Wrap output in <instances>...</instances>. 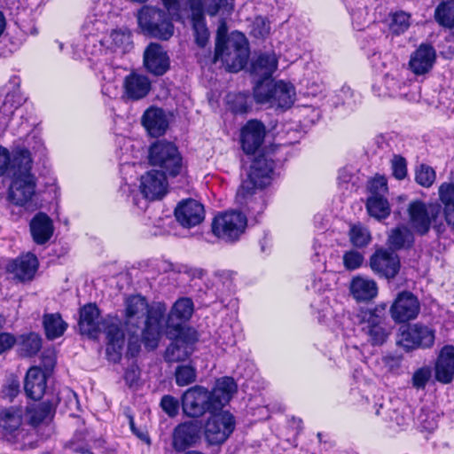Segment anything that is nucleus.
I'll return each mask as SVG.
<instances>
[{"label":"nucleus","mask_w":454,"mask_h":454,"mask_svg":"<svg viewBox=\"0 0 454 454\" xmlns=\"http://www.w3.org/2000/svg\"><path fill=\"white\" fill-rule=\"evenodd\" d=\"M236 391L237 384L231 377L218 379L211 391L196 385L186 389L182 395L183 412L188 418L198 419L206 413L221 411Z\"/></svg>","instance_id":"nucleus-1"},{"label":"nucleus","mask_w":454,"mask_h":454,"mask_svg":"<svg viewBox=\"0 0 454 454\" xmlns=\"http://www.w3.org/2000/svg\"><path fill=\"white\" fill-rule=\"evenodd\" d=\"M165 305L150 306L142 295H133L126 300L125 317L127 325H137L145 317L142 331V340L146 348L155 349L160 342Z\"/></svg>","instance_id":"nucleus-2"},{"label":"nucleus","mask_w":454,"mask_h":454,"mask_svg":"<svg viewBox=\"0 0 454 454\" xmlns=\"http://www.w3.org/2000/svg\"><path fill=\"white\" fill-rule=\"evenodd\" d=\"M164 10L171 13L177 21L186 20L192 23L195 42L204 48L209 38L206 20L203 16L202 0H160Z\"/></svg>","instance_id":"nucleus-3"},{"label":"nucleus","mask_w":454,"mask_h":454,"mask_svg":"<svg viewBox=\"0 0 454 454\" xmlns=\"http://www.w3.org/2000/svg\"><path fill=\"white\" fill-rule=\"evenodd\" d=\"M141 33L151 38L162 41L170 39L175 32V17L158 6L143 5L136 14Z\"/></svg>","instance_id":"nucleus-4"},{"label":"nucleus","mask_w":454,"mask_h":454,"mask_svg":"<svg viewBox=\"0 0 454 454\" xmlns=\"http://www.w3.org/2000/svg\"><path fill=\"white\" fill-rule=\"evenodd\" d=\"M249 51L246 37L238 33L225 39L218 29L213 62L221 60L230 72H239L247 63Z\"/></svg>","instance_id":"nucleus-5"},{"label":"nucleus","mask_w":454,"mask_h":454,"mask_svg":"<svg viewBox=\"0 0 454 454\" xmlns=\"http://www.w3.org/2000/svg\"><path fill=\"white\" fill-rule=\"evenodd\" d=\"M149 162L159 168L158 171L172 177L178 176L183 169L178 148L174 143L166 140H159L150 146Z\"/></svg>","instance_id":"nucleus-6"},{"label":"nucleus","mask_w":454,"mask_h":454,"mask_svg":"<svg viewBox=\"0 0 454 454\" xmlns=\"http://www.w3.org/2000/svg\"><path fill=\"white\" fill-rule=\"evenodd\" d=\"M166 336L171 340L164 353V360L168 364L178 363L186 360L194 351V344L199 340V334L195 329L179 331L171 337L166 329Z\"/></svg>","instance_id":"nucleus-7"},{"label":"nucleus","mask_w":454,"mask_h":454,"mask_svg":"<svg viewBox=\"0 0 454 454\" xmlns=\"http://www.w3.org/2000/svg\"><path fill=\"white\" fill-rule=\"evenodd\" d=\"M409 223L412 229L419 235H426L433 223L442 212V206L438 203L426 204L421 200L411 201L407 208Z\"/></svg>","instance_id":"nucleus-8"},{"label":"nucleus","mask_w":454,"mask_h":454,"mask_svg":"<svg viewBox=\"0 0 454 454\" xmlns=\"http://www.w3.org/2000/svg\"><path fill=\"white\" fill-rule=\"evenodd\" d=\"M247 227V217L239 212H226L215 216L212 223V231L225 242L237 241Z\"/></svg>","instance_id":"nucleus-9"},{"label":"nucleus","mask_w":454,"mask_h":454,"mask_svg":"<svg viewBox=\"0 0 454 454\" xmlns=\"http://www.w3.org/2000/svg\"><path fill=\"white\" fill-rule=\"evenodd\" d=\"M235 428L234 417L227 411L212 413L204 425V436L210 445L223 443Z\"/></svg>","instance_id":"nucleus-10"},{"label":"nucleus","mask_w":454,"mask_h":454,"mask_svg":"<svg viewBox=\"0 0 454 454\" xmlns=\"http://www.w3.org/2000/svg\"><path fill=\"white\" fill-rule=\"evenodd\" d=\"M370 267L380 278L391 280L399 273L401 263L395 251L379 248L370 257Z\"/></svg>","instance_id":"nucleus-11"},{"label":"nucleus","mask_w":454,"mask_h":454,"mask_svg":"<svg viewBox=\"0 0 454 454\" xmlns=\"http://www.w3.org/2000/svg\"><path fill=\"white\" fill-rule=\"evenodd\" d=\"M434 329L417 323L409 325L407 330L403 332L399 343L406 351H410L416 348H430L434 346Z\"/></svg>","instance_id":"nucleus-12"},{"label":"nucleus","mask_w":454,"mask_h":454,"mask_svg":"<svg viewBox=\"0 0 454 454\" xmlns=\"http://www.w3.org/2000/svg\"><path fill=\"white\" fill-rule=\"evenodd\" d=\"M389 312L395 323H406L415 319L420 312V302L416 295L410 291L397 294Z\"/></svg>","instance_id":"nucleus-13"},{"label":"nucleus","mask_w":454,"mask_h":454,"mask_svg":"<svg viewBox=\"0 0 454 454\" xmlns=\"http://www.w3.org/2000/svg\"><path fill=\"white\" fill-rule=\"evenodd\" d=\"M362 332L367 336V340L372 346L383 345L391 333V326L380 316L370 313H360Z\"/></svg>","instance_id":"nucleus-14"},{"label":"nucleus","mask_w":454,"mask_h":454,"mask_svg":"<svg viewBox=\"0 0 454 454\" xmlns=\"http://www.w3.org/2000/svg\"><path fill=\"white\" fill-rule=\"evenodd\" d=\"M193 309L192 299L187 297L180 298L173 304L166 321V329L168 330L171 337L177 334L179 331L192 329L185 323L191 318Z\"/></svg>","instance_id":"nucleus-15"},{"label":"nucleus","mask_w":454,"mask_h":454,"mask_svg":"<svg viewBox=\"0 0 454 454\" xmlns=\"http://www.w3.org/2000/svg\"><path fill=\"white\" fill-rule=\"evenodd\" d=\"M201 424L198 420H188L178 424L172 432V447L183 452L194 446L200 439Z\"/></svg>","instance_id":"nucleus-16"},{"label":"nucleus","mask_w":454,"mask_h":454,"mask_svg":"<svg viewBox=\"0 0 454 454\" xmlns=\"http://www.w3.org/2000/svg\"><path fill=\"white\" fill-rule=\"evenodd\" d=\"M36 179L34 175L12 176L9 188V199L19 206L31 200L35 192Z\"/></svg>","instance_id":"nucleus-17"},{"label":"nucleus","mask_w":454,"mask_h":454,"mask_svg":"<svg viewBox=\"0 0 454 454\" xmlns=\"http://www.w3.org/2000/svg\"><path fill=\"white\" fill-rule=\"evenodd\" d=\"M176 221L184 228L200 224L205 218L202 204L193 199L182 200L175 209Z\"/></svg>","instance_id":"nucleus-18"},{"label":"nucleus","mask_w":454,"mask_h":454,"mask_svg":"<svg viewBox=\"0 0 454 454\" xmlns=\"http://www.w3.org/2000/svg\"><path fill=\"white\" fill-rule=\"evenodd\" d=\"M144 64L148 72L160 76L163 75L170 67L169 57L164 48L151 43L144 52Z\"/></svg>","instance_id":"nucleus-19"},{"label":"nucleus","mask_w":454,"mask_h":454,"mask_svg":"<svg viewBox=\"0 0 454 454\" xmlns=\"http://www.w3.org/2000/svg\"><path fill=\"white\" fill-rule=\"evenodd\" d=\"M167 175L158 170H150L141 176L140 191L145 198L154 200L161 199L167 192Z\"/></svg>","instance_id":"nucleus-20"},{"label":"nucleus","mask_w":454,"mask_h":454,"mask_svg":"<svg viewBox=\"0 0 454 454\" xmlns=\"http://www.w3.org/2000/svg\"><path fill=\"white\" fill-rule=\"evenodd\" d=\"M266 130L262 122L251 120L241 129V146L247 154L254 153L262 145Z\"/></svg>","instance_id":"nucleus-21"},{"label":"nucleus","mask_w":454,"mask_h":454,"mask_svg":"<svg viewBox=\"0 0 454 454\" xmlns=\"http://www.w3.org/2000/svg\"><path fill=\"white\" fill-rule=\"evenodd\" d=\"M435 380L442 384H449L454 378V346H443L434 364Z\"/></svg>","instance_id":"nucleus-22"},{"label":"nucleus","mask_w":454,"mask_h":454,"mask_svg":"<svg viewBox=\"0 0 454 454\" xmlns=\"http://www.w3.org/2000/svg\"><path fill=\"white\" fill-rule=\"evenodd\" d=\"M435 57L434 47L423 43L411 55L409 67L415 74H424L433 67Z\"/></svg>","instance_id":"nucleus-23"},{"label":"nucleus","mask_w":454,"mask_h":454,"mask_svg":"<svg viewBox=\"0 0 454 454\" xmlns=\"http://www.w3.org/2000/svg\"><path fill=\"white\" fill-rule=\"evenodd\" d=\"M101 318L98 308L95 304H87L80 310L79 327L82 334L96 338L101 331Z\"/></svg>","instance_id":"nucleus-24"},{"label":"nucleus","mask_w":454,"mask_h":454,"mask_svg":"<svg viewBox=\"0 0 454 454\" xmlns=\"http://www.w3.org/2000/svg\"><path fill=\"white\" fill-rule=\"evenodd\" d=\"M123 89L125 98L130 100H139L149 93L151 82L147 76L133 72L125 77Z\"/></svg>","instance_id":"nucleus-25"},{"label":"nucleus","mask_w":454,"mask_h":454,"mask_svg":"<svg viewBox=\"0 0 454 454\" xmlns=\"http://www.w3.org/2000/svg\"><path fill=\"white\" fill-rule=\"evenodd\" d=\"M142 123L152 137L162 136L168 126L164 111L157 107L148 108L143 114Z\"/></svg>","instance_id":"nucleus-26"},{"label":"nucleus","mask_w":454,"mask_h":454,"mask_svg":"<svg viewBox=\"0 0 454 454\" xmlns=\"http://www.w3.org/2000/svg\"><path fill=\"white\" fill-rule=\"evenodd\" d=\"M29 227L33 240L38 245L48 242L54 231L51 219L42 212L37 213L32 218Z\"/></svg>","instance_id":"nucleus-27"},{"label":"nucleus","mask_w":454,"mask_h":454,"mask_svg":"<svg viewBox=\"0 0 454 454\" xmlns=\"http://www.w3.org/2000/svg\"><path fill=\"white\" fill-rule=\"evenodd\" d=\"M37 267L38 260L36 256L28 253L12 261L8 265V270L19 280L26 281L33 278Z\"/></svg>","instance_id":"nucleus-28"},{"label":"nucleus","mask_w":454,"mask_h":454,"mask_svg":"<svg viewBox=\"0 0 454 454\" xmlns=\"http://www.w3.org/2000/svg\"><path fill=\"white\" fill-rule=\"evenodd\" d=\"M46 388V375L39 367H31L25 378L24 389L27 397L39 400Z\"/></svg>","instance_id":"nucleus-29"},{"label":"nucleus","mask_w":454,"mask_h":454,"mask_svg":"<svg viewBox=\"0 0 454 454\" xmlns=\"http://www.w3.org/2000/svg\"><path fill=\"white\" fill-rule=\"evenodd\" d=\"M349 290L357 301H370L378 294L377 283L373 279L362 276H356L352 278Z\"/></svg>","instance_id":"nucleus-30"},{"label":"nucleus","mask_w":454,"mask_h":454,"mask_svg":"<svg viewBox=\"0 0 454 454\" xmlns=\"http://www.w3.org/2000/svg\"><path fill=\"white\" fill-rule=\"evenodd\" d=\"M274 161L265 155L256 157L250 167L249 176L254 178L261 188L270 184L274 170Z\"/></svg>","instance_id":"nucleus-31"},{"label":"nucleus","mask_w":454,"mask_h":454,"mask_svg":"<svg viewBox=\"0 0 454 454\" xmlns=\"http://www.w3.org/2000/svg\"><path fill=\"white\" fill-rule=\"evenodd\" d=\"M42 324L45 337L49 340H54L64 335L67 329V323L63 320L59 313H44Z\"/></svg>","instance_id":"nucleus-32"},{"label":"nucleus","mask_w":454,"mask_h":454,"mask_svg":"<svg viewBox=\"0 0 454 454\" xmlns=\"http://www.w3.org/2000/svg\"><path fill=\"white\" fill-rule=\"evenodd\" d=\"M9 167L12 169V176L33 175L32 158L30 152L26 148H16L10 156Z\"/></svg>","instance_id":"nucleus-33"},{"label":"nucleus","mask_w":454,"mask_h":454,"mask_svg":"<svg viewBox=\"0 0 454 454\" xmlns=\"http://www.w3.org/2000/svg\"><path fill=\"white\" fill-rule=\"evenodd\" d=\"M295 99V91L292 84L279 81L276 82L271 106L287 109L292 106Z\"/></svg>","instance_id":"nucleus-34"},{"label":"nucleus","mask_w":454,"mask_h":454,"mask_svg":"<svg viewBox=\"0 0 454 454\" xmlns=\"http://www.w3.org/2000/svg\"><path fill=\"white\" fill-rule=\"evenodd\" d=\"M278 59L274 53H262L252 62V74L262 78H269L277 70Z\"/></svg>","instance_id":"nucleus-35"},{"label":"nucleus","mask_w":454,"mask_h":454,"mask_svg":"<svg viewBox=\"0 0 454 454\" xmlns=\"http://www.w3.org/2000/svg\"><path fill=\"white\" fill-rule=\"evenodd\" d=\"M97 441L88 429L77 430L72 439L66 444V447L72 451L81 454H91V442Z\"/></svg>","instance_id":"nucleus-36"},{"label":"nucleus","mask_w":454,"mask_h":454,"mask_svg":"<svg viewBox=\"0 0 454 454\" xmlns=\"http://www.w3.org/2000/svg\"><path fill=\"white\" fill-rule=\"evenodd\" d=\"M434 18L439 26L449 29L454 28V3L442 1L434 10Z\"/></svg>","instance_id":"nucleus-37"},{"label":"nucleus","mask_w":454,"mask_h":454,"mask_svg":"<svg viewBox=\"0 0 454 454\" xmlns=\"http://www.w3.org/2000/svg\"><path fill=\"white\" fill-rule=\"evenodd\" d=\"M413 241L412 233L405 226L393 229L387 238V244L390 247L389 249L392 248L394 250H400L405 247H410Z\"/></svg>","instance_id":"nucleus-38"},{"label":"nucleus","mask_w":454,"mask_h":454,"mask_svg":"<svg viewBox=\"0 0 454 454\" xmlns=\"http://www.w3.org/2000/svg\"><path fill=\"white\" fill-rule=\"evenodd\" d=\"M368 214L378 219H386L389 216L391 209L388 200L385 197L370 196L366 201Z\"/></svg>","instance_id":"nucleus-39"},{"label":"nucleus","mask_w":454,"mask_h":454,"mask_svg":"<svg viewBox=\"0 0 454 454\" xmlns=\"http://www.w3.org/2000/svg\"><path fill=\"white\" fill-rule=\"evenodd\" d=\"M42 337L36 333H28L20 336V354L26 357L35 356L42 348Z\"/></svg>","instance_id":"nucleus-40"},{"label":"nucleus","mask_w":454,"mask_h":454,"mask_svg":"<svg viewBox=\"0 0 454 454\" xmlns=\"http://www.w3.org/2000/svg\"><path fill=\"white\" fill-rule=\"evenodd\" d=\"M348 235L350 243L356 248L367 247L372 240L370 231L360 223L350 224Z\"/></svg>","instance_id":"nucleus-41"},{"label":"nucleus","mask_w":454,"mask_h":454,"mask_svg":"<svg viewBox=\"0 0 454 454\" xmlns=\"http://www.w3.org/2000/svg\"><path fill=\"white\" fill-rule=\"evenodd\" d=\"M22 422L21 414L13 409L4 410L0 416V427L7 433L13 434Z\"/></svg>","instance_id":"nucleus-42"},{"label":"nucleus","mask_w":454,"mask_h":454,"mask_svg":"<svg viewBox=\"0 0 454 454\" xmlns=\"http://www.w3.org/2000/svg\"><path fill=\"white\" fill-rule=\"evenodd\" d=\"M439 415L427 407H422L417 417L419 427L422 431L433 432L438 427Z\"/></svg>","instance_id":"nucleus-43"},{"label":"nucleus","mask_w":454,"mask_h":454,"mask_svg":"<svg viewBox=\"0 0 454 454\" xmlns=\"http://www.w3.org/2000/svg\"><path fill=\"white\" fill-rule=\"evenodd\" d=\"M276 82H259L254 88V100L259 104L271 103Z\"/></svg>","instance_id":"nucleus-44"},{"label":"nucleus","mask_w":454,"mask_h":454,"mask_svg":"<svg viewBox=\"0 0 454 454\" xmlns=\"http://www.w3.org/2000/svg\"><path fill=\"white\" fill-rule=\"evenodd\" d=\"M175 379L177 386H188L197 380L196 368L191 364L178 365L175 371Z\"/></svg>","instance_id":"nucleus-45"},{"label":"nucleus","mask_w":454,"mask_h":454,"mask_svg":"<svg viewBox=\"0 0 454 454\" xmlns=\"http://www.w3.org/2000/svg\"><path fill=\"white\" fill-rule=\"evenodd\" d=\"M436 179V173L434 169L427 165L419 164L415 170V181L422 187H431Z\"/></svg>","instance_id":"nucleus-46"},{"label":"nucleus","mask_w":454,"mask_h":454,"mask_svg":"<svg viewBox=\"0 0 454 454\" xmlns=\"http://www.w3.org/2000/svg\"><path fill=\"white\" fill-rule=\"evenodd\" d=\"M410 27V15L399 11L390 15L389 29L394 35L404 33Z\"/></svg>","instance_id":"nucleus-47"},{"label":"nucleus","mask_w":454,"mask_h":454,"mask_svg":"<svg viewBox=\"0 0 454 454\" xmlns=\"http://www.w3.org/2000/svg\"><path fill=\"white\" fill-rule=\"evenodd\" d=\"M383 409V405L380 404V409H377L376 411V414L378 416H384L386 420L393 421L398 427H403L409 423L410 417L403 411H400L399 409H388L382 413L380 410Z\"/></svg>","instance_id":"nucleus-48"},{"label":"nucleus","mask_w":454,"mask_h":454,"mask_svg":"<svg viewBox=\"0 0 454 454\" xmlns=\"http://www.w3.org/2000/svg\"><path fill=\"white\" fill-rule=\"evenodd\" d=\"M52 406L49 402H43L28 409L32 424L37 425L47 419L51 413Z\"/></svg>","instance_id":"nucleus-49"},{"label":"nucleus","mask_w":454,"mask_h":454,"mask_svg":"<svg viewBox=\"0 0 454 454\" xmlns=\"http://www.w3.org/2000/svg\"><path fill=\"white\" fill-rule=\"evenodd\" d=\"M230 108L234 114H246L251 108L249 96L246 93H239L229 97Z\"/></svg>","instance_id":"nucleus-50"},{"label":"nucleus","mask_w":454,"mask_h":454,"mask_svg":"<svg viewBox=\"0 0 454 454\" xmlns=\"http://www.w3.org/2000/svg\"><path fill=\"white\" fill-rule=\"evenodd\" d=\"M364 260V254L354 249L346 251L342 256L343 265L348 270H354L360 268Z\"/></svg>","instance_id":"nucleus-51"},{"label":"nucleus","mask_w":454,"mask_h":454,"mask_svg":"<svg viewBox=\"0 0 454 454\" xmlns=\"http://www.w3.org/2000/svg\"><path fill=\"white\" fill-rule=\"evenodd\" d=\"M432 376V371L428 366H423L419 368L413 372L411 378L412 387L418 390L424 389L430 380Z\"/></svg>","instance_id":"nucleus-52"},{"label":"nucleus","mask_w":454,"mask_h":454,"mask_svg":"<svg viewBox=\"0 0 454 454\" xmlns=\"http://www.w3.org/2000/svg\"><path fill=\"white\" fill-rule=\"evenodd\" d=\"M160 406L169 418H175L178 415L180 403L178 399L173 395H163L160 399Z\"/></svg>","instance_id":"nucleus-53"},{"label":"nucleus","mask_w":454,"mask_h":454,"mask_svg":"<svg viewBox=\"0 0 454 454\" xmlns=\"http://www.w3.org/2000/svg\"><path fill=\"white\" fill-rule=\"evenodd\" d=\"M229 0H202L203 4V16L205 12L209 16H215L220 10L225 9L227 11L232 8L231 4L229 6Z\"/></svg>","instance_id":"nucleus-54"},{"label":"nucleus","mask_w":454,"mask_h":454,"mask_svg":"<svg viewBox=\"0 0 454 454\" xmlns=\"http://www.w3.org/2000/svg\"><path fill=\"white\" fill-rule=\"evenodd\" d=\"M387 181L386 177L382 176H376L370 182L369 191L371 196L375 197H385L387 192Z\"/></svg>","instance_id":"nucleus-55"},{"label":"nucleus","mask_w":454,"mask_h":454,"mask_svg":"<svg viewBox=\"0 0 454 454\" xmlns=\"http://www.w3.org/2000/svg\"><path fill=\"white\" fill-rule=\"evenodd\" d=\"M439 200L445 207L454 206V184L444 182L438 189Z\"/></svg>","instance_id":"nucleus-56"},{"label":"nucleus","mask_w":454,"mask_h":454,"mask_svg":"<svg viewBox=\"0 0 454 454\" xmlns=\"http://www.w3.org/2000/svg\"><path fill=\"white\" fill-rule=\"evenodd\" d=\"M391 168L393 176L398 179L403 180L407 176V161L401 155H395L391 160Z\"/></svg>","instance_id":"nucleus-57"},{"label":"nucleus","mask_w":454,"mask_h":454,"mask_svg":"<svg viewBox=\"0 0 454 454\" xmlns=\"http://www.w3.org/2000/svg\"><path fill=\"white\" fill-rule=\"evenodd\" d=\"M270 27L269 21L262 17H256L252 25L251 34L256 38H263L270 34Z\"/></svg>","instance_id":"nucleus-58"},{"label":"nucleus","mask_w":454,"mask_h":454,"mask_svg":"<svg viewBox=\"0 0 454 454\" xmlns=\"http://www.w3.org/2000/svg\"><path fill=\"white\" fill-rule=\"evenodd\" d=\"M257 188H261L259 186V183L248 175L247 178L242 182L239 188L238 189L237 196L241 199H246L247 197L252 195L254 192V190Z\"/></svg>","instance_id":"nucleus-59"},{"label":"nucleus","mask_w":454,"mask_h":454,"mask_svg":"<svg viewBox=\"0 0 454 454\" xmlns=\"http://www.w3.org/2000/svg\"><path fill=\"white\" fill-rule=\"evenodd\" d=\"M107 343L124 345V333L117 325H109L105 329Z\"/></svg>","instance_id":"nucleus-60"},{"label":"nucleus","mask_w":454,"mask_h":454,"mask_svg":"<svg viewBox=\"0 0 454 454\" xmlns=\"http://www.w3.org/2000/svg\"><path fill=\"white\" fill-rule=\"evenodd\" d=\"M113 43L117 48H126L131 43V36L129 33L122 30H114L111 33Z\"/></svg>","instance_id":"nucleus-61"},{"label":"nucleus","mask_w":454,"mask_h":454,"mask_svg":"<svg viewBox=\"0 0 454 454\" xmlns=\"http://www.w3.org/2000/svg\"><path fill=\"white\" fill-rule=\"evenodd\" d=\"M139 377H140V371H139V368L137 367V365H136L135 364H132L131 365H129L124 372L125 382L129 387H132L137 385Z\"/></svg>","instance_id":"nucleus-62"},{"label":"nucleus","mask_w":454,"mask_h":454,"mask_svg":"<svg viewBox=\"0 0 454 454\" xmlns=\"http://www.w3.org/2000/svg\"><path fill=\"white\" fill-rule=\"evenodd\" d=\"M42 364L43 366V372L46 374H50L56 364V356L53 351L47 350L44 351L41 356Z\"/></svg>","instance_id":"nucleus-63"},{"label":"nucleus","mask_w":454,"mask_h":454,"mask_svg":"<svg viewBox=\"0 0 454 454\" xmlns=\"http://www.w3.org/2000/svg\"><path fill=\"white\" fill-rule=\"evenodd\" d=\"M123 345L116 343H107L106 345V356L107 359L113 363L120 362L122 355Z\"/></svg>","instance_id":"nucleus-64"}]
</instances>
